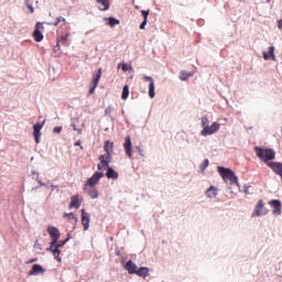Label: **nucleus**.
Returning a JSON list of instances; mask_svg holds the SVG:
<instances>
[{"instance_id":"obj_1","label":"nucleus","mask_w":282,"mask_h":282,"mask_svg":"<svg viewBox=\"0 0 282 282\" xmlns=\"http://www.w3.org/2000/svg\"><path fill=\"white\" fill-rule=\"evenodd\" d=\"M254 152L262 162H270V160H274L275 158V152L272 149L256 147Z\"/></svg>"},{"instance_id":"obj_2","label":"nucleus","mask_w":282,"mask_h":282,"mask_svg":"<svg viewBox=\"0 0 282 282\" xmlns=\"http://www.w3.org/2000/svg\"><path fill=\"white\" fill-rule=\"evenodd\" d=\"M218 173L223 177V180L230 181V184H239V180L235 172H232V170L228 167L218 166Z\"/></svg>"},{"instance_id":"obj_3","label":"nucleus","mask_w":282,"mask_h":282,"mask_svg":"<svg viewBox=\"0 0 282 282\" xmlns=\"http://www.w3.org/2000/svg\"><path fill=\"white\" fill-rule=\"evenodd\" d=\"M105 177V173L102 172H95L90 178L86 181L84 184L83 191H87V188H94Z\"/></svg>"},{"instance_id":"obj_4","label":"nucleus","mask_w":282,"mask_h":282,"mask_svg":"<svg viewBox=\"0 0 282 282\" xmlns=\"http://www.w3.org/2000/svg\"><path fill=\"white\" fill-rule=\"evenodd\" d=\"M47 232L51 237L48 250H52L54 246H56V242L58 241V239L61 238V230H58V228L54 226H48Z\"/></svg>"},{"instance_id":"obj_5","label":"nucleus","mask_w":282,"mask_h":282,"mask_svg":"<svg viewBox=\"0 0 282 282\" xmlns=\"http://www.w3.org/2000/svg\"><path fill=\"white\" fill-rule=\"evenodd\" d=\"M44 31H45V26H43V23L37 22L35 25V30L32 34V36L36 43H41V41H43V32Z\"/></svg>"},{"instance_id":"obj_6","label":"nucleus","mask_w":282,"mask_h":282,"mask_svg":"<svg viewBox=\"0 0 282 282\" xmlns=\"http://www.w3.org/2000/svg\"><path fill=\"white\" fill-rule=\"evenodd\" d=\"M111 164V154H102L99 156V163L97 165L98 171H105Z\"/></svg>"},{"instance_id":"obj_7","label":"nucleus","mask_w":282,"mask_h":282,"mask_svg":"<svg viewBox=\"0 0 282 282\" xmlns=\"http://www.w3.org/2000/svg\"><path fill=\"white\" fill-rule=\"evenodd\" d=\"M220 123L214 122L212 126H205L200 132V135H213V133H217L219 131Z\"/></svg>"},{"instance_id":"obj_8","label":"nucleus","mask_w":282,"mask_h":282,"mask_svg":"<svg viewBox=\"0 0 282 282\" xmlns=\"http://www.w3.org/2000/svg\"><path fill=\"white\" fill-rule=\"evenodd\" d=\"M102 76V68H99L97 73L93 76L91 87L89 89V94H94L96 91V87H98V83H100V78Z\"/></svg>"},{"instance_id":"obj_9","label":"nucleus","mask_w":282,"mask_h":282,"mask_svg":"<svg viewBox=\"0 0 282 282\" xmlns=\"http://www.w3.org/2000/svg\"><path fill=\"white\" fill-rule=\"evenodd\" d=\"M43 124H45V121L42 123L37 122L33 126V138L35 139L36 144L41 143V129H43Z\"/></svg>"},{"instance_id":"obj_10","label":"nucleus","mask_w":282,"mask_h":282,"mask_svg":"<svg viewBox=\"0 0 282 282\" xmlns=\"http://www.w3.org/2000/svg\"><path fill=\"white\" fill-rule=\"evenodd\" d=\"M143 80L149 82V96L150 98H155V82L153 80V77L151 76H143Z\"/></svg>"},{"instance_id":"obj_11","label":"nucleus","mask_w":282,"mask_h":282,"mask_svg":"<svg viewBox=\"0 0 282 282\" xmlns=\"http://www.w3.org/2000/svg\"><path fill=\"white\" fill-rule=\"evenodd\" d=\"M80 204H83V197L78 194L73 195L70 197V203L68 205V208H80Z\"/></svg>"},{"instance_id":"obj_12","label":"nucleus","mask_w":282,"mask_h":282,"mask_svg":"<svg viewBox=\"0 0 282 282\" xmlns=\"http://www.w3.org/2000/svg\"><path fill=\"white\" fill-rule=\"evenodd\" d=\"M261 215H268V212L263 209V200L258 202L253 210L252 217H261Z\"/></svg>"},{"instance_id":"obj_13","label":"nucleus","mask_w":282,"mask_h":282,"mask_svg":"<svg viewBox=\"0 0 282 282\" xmlns=\"http://www.w3.org/2000/svg\"><path fill=\"white\" fill-rule=\"evenodd\" d=\"M131 147H132L131 137L128 135L124 139L123 149H124L128 158H130V160H131V158H133V153L131 152Z\"/></svg>"},{"instance_id":"obj_14","label":"nucleus","mask_w":282,"mask_h":282,"mask_svg":"<svg viewBox=\"0 0 282 282\" xmlns=\"http://www.w3.org/2000/svg\"><path fill=\"white\" fill-rule=\"evenodd\" d=\"M89 221H90L89 213L85 212V209H82V224L84 226V230H89Z\"/></svg>"},{"instance_id":"obj_15","label":"nucleus","mask_w":282,"mask_h":282,"mask_svg":"<svg viewBox=\"0 0 282 282\" xmlns=\"http://www.w3.org/2000/svg\"><path fill=\"white\" fill-rule=\"evenodd\" d=\"M44 273H45V269H43L41 264H34L31 271L29 272L30 276H36L39 274H44Z\"/></svg>"},{"instance_id":"obj_16","label":"nucleus","mask_w":282,"mask_h":282,"mask_svg":"<svg viewBox=\"0 0 282 282\" xmlns=\"http://www.w3.org/2000/svg\"><path fill=\"white\" fill-rule=\"evenodd\" d=\"M269 204L272 206L274 215H281V200H271Z\"/></svg>"},{"instance_id":"obj_17","label":"nucleus","mask_w":282,"mask_h":282,"mask_svg":"<svg viewBox=\"0 0 282 282\" xmlns=\"http://www.w3.org/2000/svg\"><path fill=\"white\" fill-rule=\"evenodd\" d=\"M126 270H128L129 274H135L138 272V265L130 260L126 263Z\"/></svg>"},{"instance_id":"obj_18","label":"nucleus","mask_w":282,"mask_h":282,"mask_svg":"<svg viewBox=\"0 0 282 282\" xmlns=\"http://www.w3.org/2000/svg\"><path fill=\"white\" fill-rule=\"evenodd\" d=\"M84 193H87L91 199H97L99 195L98 189L95 187H88L87 189H84Z\"/></svg>"},{"instance_id":"obj_19","label":"nucleus","mask_w":282,"mask_h":282,"mask_svg":"<svg viewBox=\"0 0 282 282\" xmlns=\"http://www.w3.org/2000/svg\"><path fill=\"white\" fill-rule=\"evenodd\" d=\"M263 58L264 61H270V58L275 61L276 57L274 56V46H270L268 53L263 52Z\"/></svg>"},{"instance_id":"obj_20","label":"nucleus","mask_w":282,"mask_h":282,"mask_svg":"<svg viewBox=\"0 0 282 282\" xmlns=\"http://www.w3.org/2000/svg\"><path fill=\"white\" fill-rule=\"evenodd\" d=\"M134 274L141 276L142 279H147V276H149V268L141 267L140 269H137V272Z\"/></svg>"},{"instance_id":"obj_21","label":"nucleus","mask_w":282,"mask_h":282,"mask_svg":"<svg viewBox=\"0 0 282 282\" xmlns=\"http://www.w3.org/2000/svg\"><path fill=\"white\" fill-rule=\"evenodd\" d=\"M141 14L143 17V22L140 24V30H144L149 21V10H141Z\"/></svg>"},{"instance_id":"obj_22","label":"nucleus","mask_w":282,"mask_h":282,"mask_svg":"<svg viewBox=\"0 0 282 282\" xmlns=\"http://www.w3.org/2000/svg\"><path fill=\"white\" fill-rule=\"evenodd\" d=\"M206 197H209L213 199L214 197H217V187L210 186L206 192H205Z\"/></svg>"},{"instance_id":"obj_23","label":"nucleus","mask_w":282,"mask_h":282,"mask_svg":"<svg viewBox=\"0 0 282 282\" xmlns=\"http://www.w3.org/2000/svg\"><path fill=\"white\" fill-rule=\"evenodd\" d=\"M106 177H108V180H118V172H115L113 169L108 167L107 173H106Z\"/></svg>"},{"instance_id":"obj_24","label":"nucleus","mask_w":282,"mask_h":282,"mask_svg":"<svg viewBox=\"0 0 282 282\" xmlns=\"http://www.w3.org/2000/svg\"><path fill=\"white\" fill-rule=\"evenodd\" d=\"M47 250H51L56 261H58L59 263L61 261H63V259L61 258V250L58 249V247H55L54 249L47 248Z\"/></svg>"},{"instance_id":"obj_25","label":"nucleus","mask_w":282,"mask_h":282,"mask_svg":"<svg viewBox=\"0 0 282 282\" xmlns=\"http://www.w3.org/2000/svg\"><path fill=\"white\" fill-rule=\"evenodd\" d=\"M98 3L99 10H107L109 8V0H96Z\"/></svg>"},{"instance_id":"obj_26","label":"nucleus","mask_w":282,"mask_h":282,"mask_svg":"<svg viewBox=\"0 0 282 282\" xmlns=\"http://www.w3.org/2000/svg\"><path fill=\"white\" fill-rule=\"evenodd\" d=\"M67 25V20H65V18H63V17H58L57 19H56V21L53 23V25L55 26V28H58V25Z\"/></svg>"},{"instance_id":"obj_27","label":"nucleus","mask_w":282,"mask_h":282,"mask_svg":"<svg viewBox=\"0 0 282 282\" xmlns=\"http://www.w3.org/2000/svg\"><path fill=\"white\" fill-rule=\"evenodd\" d=\"M108 25L110 28H116V25H120V20L116 18H108Z\"/></svg>"},{"instance_id":"obj_28","label":"nucleus","mask_w":282,"mask_h":282,"mask_svg":"<svg viewBox=\"0 0 282 282\" xmlns=\"http://www.w3.org/2000/svg\"><path fill=\"white\" fill-rule=\"evenodd\" d=\"M112 149H113V143L106 141L105 142V151H106L107 155H111Z\"/></svg>"},{"instance_id":"obj_29","label":"nucleus","mask_w":282,"mask_h":282,"mask_svg":"<svg viewBox=\"0 0 282 282\" xmlns=\"http://www.w3.org/2000/svg\"><path fill=\"white\" fill-rule=\"evenodd\" d=\"M122 100H127L129 98V85H124L121 94Z\"/></svg>"},{"instance_id":"obj_30","label":"nucleus","mask_w":282,"mask_h":282,"mask_svg":"<svg viewBox=\"0 0 282 282\" xmlns=\"http://www.w3.org/2000/svg\"><path fill=\"white\" fill-rule=\"evenodd\" d=\"M191 76H193V73L181 72L180 78L181 80H188Z\"/></svg>"},{"instance_id":"obj_31","label":"nucleus","mask_w":282,"mask_h":282,"mask_svg":"<svg viewBox=\"0 0 282 282\" xmlns=\"http://www.w3.org/2000/svg\"><path fill=\"white\" fill-rule=\"evenodd\" d=\"M68 36H69V35H62V36L59 37V40L57 39L56 47H61V41H62L63 43H67Z\"/></svg>"},{"instance_id":"obj_32","label":"nucleus","mask_w":282,"mask_h":282,"mask_svg":"<svg viewBox=\"0 0 282 282\" xmlns=\"http://www.w3.org/2000/svg\"><path fill=\"white\" fill-rule=\"evenodd\" d=\"M67 241H69V236L63 240V241H57L55 245H54V248H63L64 245L67 243Z\"/></svg>"},{"instance_id":"obj_33","label":"nucleus","mask_w":282,"mask_h":282,"mask_svg":"<svg viewBox=\"0 0 282 282\" xmlns=\"http://www.w3.org/2000/svg\"><path fill=\"white\" fill-rule=\"evenodd\" d=\"M68 217V219H74L75 221H78V218H76V216L74 215V213H65L64 214V218Z\"/></svg>"},{"instance_id":"obj_34","label":"nucleus","mask_w":282,"mask_h":282,"mask_svg":"<svg viewBox=\"0 0 282 282\" xmlns=\"http://www.w3.org/2000/svg\"><path fill=\"white\" fill-rule=\"evenodd\" d=\"M208 164H209V161H208V159H206V160L200 164V170H202V171H206V169H208Z\"/></svg>"},{"instance_id":"obj_35","label":"nucleus","mask_w":282,"mask_h":282,"mask_svg":"<svg viewBox=\"0 0 282 282\" xmlns=\"http://www.w3.org/2000/svg\"><path fill=\"white\" fill-rule=\"evenodd\" d=\"M210 121L208 120V117H203L202 118V127H208V123H209Z\"/></svg>"},{"instance_id":"obj_36","label":"nucleus","mask_w":282,"mask_h":282,"mask_svg":"<svg viewBox=\"0 0 282 282\" xmlns=\"http://www.w3.org/2000/svg\"><path fill=\"white\" fill-rule=\"evenodd\" d=\"M139 155H141L142 158H144V150H142V148H140V145L135 147Z\"/></svg>"},{"instance_id":"obj_37","label":"nucleus","mask_w":282,"mask_h":282,"mask_svg":"<svg viewBox=\"0 0 282 282\" xmlns=\"http://www.w3.org/2000/svg\"><path fill=\"white\" fill-rule=\"evenodd\" d=\"M112 111H113V108L108 107V108H106L105 113H106V116H109Z\"/></svg>"},{"instance_id":"obj_38","label":"nucleus","mask_w":282,"mask_h":282,"mask_svg":"<svg viewBox=\"0 0 282 282\" xmlns=\"http://www.w3.org/2000/svg\"><path fill=\"white\" fill-rule=\"evenodd\" d=\"M61 131H63V128H62V127H55V128L53 129V132H54V133H61Z\"/></svg>"},{"instance_id":"obj_39","label":"nucleus","mask_w":282,"mask_h":282,"mask_svg":"<svg viewBox=\"0 0 282 282\" xmlns=\"http://www.w3.org/2000/svg\"><path fill=\"white\" fill-rule=\"evenodd\" d=\"M122 72H129V67L127 66V64L122 65Z\"/></svg>"},{"instance_id":"obj_40","label":"nucleus","mask_w":282,"mask_h":282,"mask_svg":"<svg viewBox=\"0 0 282 282\" xmlns=\"http://www.w3.org/2000/svg\"><path fill=\"white\" fill-rule=\"evenodd\" d=\"M278 28L279 30H282V19L278 21Z\"/></svg>"},{"instance_id":"obj_41","label":"nucleus","mask_w":282,"mask_h":282,"mask_svg":"<svg viewBox=\"0 0 282 282\" xmlns=\"http://www.w3.org/2000/svg\"><path fill=\"white\" fill-rule=\"evenodd\" d=\"M36 261H39L36 258H34V259H32L31 261H30V263H36Z\"/></svg>"},{"instance_id":"obj_42","label":"nucleus","mask_w":282,"mask_h":282,"mask_svg":"<svg viewBox=\"0 0 282 282\" xmlns=\"http://www.w3.org/2000/svg\"><path fill=\"white\" fill-rule=\"evenodd\" d=\"M75 147H80V141L75 142Z\"/></svg>"},{"instance_id":"obj_43","label":"nucleus","mask_w":282,"mask_h":282,"mask_svg":"<svg viewBox=\"0 0 282 282\" xmlns=\"http://www.w3.org/2000/svg\"><path fill=\"white\" fill-rule=\"evenodd\" d=\"M31 12H34V8L30 7Z\"/></svg>"}]
</instances>
